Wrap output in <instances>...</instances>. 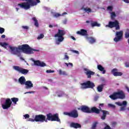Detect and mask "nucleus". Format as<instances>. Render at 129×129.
<instances>
[{
    "label": "nucleus",
    "mask_w": 129,
    "mask_h": 129,
    "mask_svg": "<svg viewBox=\"0 0 129 129\" xmlns=\"http://www.w3.org/2000/svg\"><path fill=\"white\" fill-rule=\"evenodd\" d=\"M9 49H10L11 52L14 54V55H17L18 57H20V58L22 61H24V59L21 57V51H22L25 54H34V51L35 52H39V50L35 49L30 47L29 44H25L22 45H19L18 47H13L11 45L9 46Z\"/></svg>",
    "instance_id": "obj_1"
},
{
    "label": "nucleus",
    "mask_w": 129,
    "mask_h": 129,
    "mask_svg": "<svg viewBox=\"0 0 129 129\" xmlns=\"http://www.w3.org/2000/svg\"><path fill=\"white\" fill-rule=\"evenodd\" d=\"M78 109V110H81V111L85 113H99V110L96 107H92L90 109L87 106L82 105Z\"/></svg>",
    "instance_id": "obj_2"
},
{
    "label": "nucleus",
    "mask_w": 129,
    "mask_h": 129,
    "mask_svg": "<svg viewBox=\"0 0 129 129\" xmlns=\"http://www.w3.org/2000/svg\"><path fill=\"white\" fill-rule=\"evenodd\" d=\"M66 34V32L64 30L58 29L57 34L54 35L55 38H58L56 42V45H59L61 42L64 41V36Z\"/></svg>",
    "instance_id": "obj_3"
},
{
    "label": "nucleus",
    "mask_w": 129,
    "mask_h": 129,
    "mask_svg": "<svg viewBox=\"0 0 129 129\" xmlns=\"http://www.w3.org/2000/svg\"><path fill=\"white\" fill-rule=\"evenodd\" d=\"M48 120L50 121H57L58 122H61L60 118L58 116V114H52L51 113H49L46 114V118L45 116V122H47Z\"/></svg>",
    "instance_id": "obj_4"
},
{
    "label": "nucleus",
    "mask_w": 129,
    "mask_h": 129,
    "mask_svg": "<svg viewBox=\"0 0 129 129\" xmlns=\"http://www.w3.org/2000/svg\"><path fill=\"white\" fill-rule=\"evenodd\" d=\"M93 87H95V85L90 81L81 83L80 87L81 89H87V88H93Z\"/></svg>",
    "instance_id": "obj_5"
},
{
    "label": "nucleus",
    "mask_w": 129,
    "mask_h": 129,
    "mask_svg": "<svg viewBox=\"0 0 129 129\" xmlns=\"http://www.w3.org/2000/svg\"><path fill=\"white\" fill-rule=\"evenodd\" d=\"M106 27H108V28H110V29H112V28H115V30L116 31L120 29V27H119V23L117 20H115L114 22H109L108 25H106Z\"/></svg>",
    "instance_id": "obj_6"
},
{
    "label": "nucleus",
    "mask_w": 129,
    "mask_h": 129,
    "mask_svg": "<svg viewBox=\"0 0 129 129\" xmlns=\"http://www.w3.org/2000/svg\"><path fill=\"white\" fill-rule=\"evenodd\" d=\"M64 114L65 115H68L70 117H73V118H77L78 117V111L76 109H74L71 111L70 112H64Z\"/></svg>",
    "instance_id": "obj_7"
},
{
    "label": "nucleus",
    "mask_w": 129,
    "mask_h": 129,
    "mask_svg": "<svg viewBox=\"0 0 129 129\" xmlns=\"http://www.w3.org/2000/svg\"><path fill=\"white\" fill-rule=\"evenodd\" d=\"M13 69L19 72V73H21V74H23L24 75H26L29 73V70L26 69H24L20 67L19 66H14L13 67Z\"/></svg>",
    "instance_id": "obj_8"
},
{
    "label": "nucleus",
    "mask_w": 129,
    "mask_h": 129,
    "mask_svg": "<svg viewBox=\"0 0 129 129\" xmlns=\"http://www.w3.org/2000/svg\"><path fill=\"white\" fill-rule=\"evenodd\" d=\"M35 120L36 122L40 121V122H46V116L43 114L36 115L35 116Z\"/></svg>",
    "instance_id": "obj_9"
},
{
    "label": "nucleus",
    "mask_w": 129,
    "mask_h": 129,
    "mask_svg": "<svg viewBox=\"0 0 129 129\" xmlns=\"http://www.w3.org/2000/svg\"><path fill=\"white\" fill-rule=\"evenodd\" d=\"M12 103H13V102L11 100V99H6L5 103L2 104V107L3 109H8V108H10V107H11L12 106Z\"/></svg>",
    "instance_id": "obj_10"
},
{
    "label": "nucleus",
    "mask_w": 129,
    "mask_h": 129,
    "mask_svg": "<svg viewBox=\"0 0 129 129\" xmlns=\"http://www.w3.org/2000/svg\"><path fill=\"white\" fill-rule=\"evenodd\" d=\"M122 36H123V32L122 31L117 32L116 33V37L114 38V42H119L122 39Z\"/></svg>",
    "instance_id": "obj_11"
},
{
    "label": "nucleus",
    "mask_w": 129,
    "mask_h": 129,
    "mask_svg": "<svg viewBox=\"0 0 129 129\" xmlns=\"http://www.w3.org/2000/svg\"><path fill=\"white\" fill-rule=\"evenodd\" d=\"M84 71H85V73L86 75H87L88 78H91V75H94L95 73L92 72L88 69H84Z\"/></svg>",
    "instance_id": "obj_12"
},
{
    "label": "nucleus",
    "mask_w": 129,
    "mask_h": 129,
    "mask_svg": "<svg viewBox=\"0 0 129 129\" xmlns=\"http://www.w3.org/2000/svg\"><path fill=\"white\" fill-rule=\"evenodd\" d=\"M117 71H118V70L117 69H113L112 70L111 72L113 75L115 77L121 76L122 75V73Z\"/></svg>",
    "instance_id": "obj_13"
},
{
    "label": "nucleus",
    "mask_w": 129,
    "mask_h": 129,
    "mask_svg": "<svg viewBox=\"0 0 129 129\" xmlns=\"http://www.w3.org/2000/svg\"><path fill=\"white\" fill-rule=\"evenodd\" d=\"M34 65H36V66H40V67H45L47 66L45 62L40 61L39 60H34Z\"/></svg>",
    "instance_id": "obj_14"
},
{
    "label": "nucleus",
    "mask_w": 129,
    "mask_h": 129,
    "mask_svg": "<svg viewBox=\"0 0 129 129\" xmlns=\"http://www.w3.org/2000/svg\"><path fill=\"white\" fill-rule=\"evenodd\" d=\"M77 34L78 35H80L81 36H88L87 30L85 29H81L80 31L77 32Z\"/></svg>",
    "instance_id": "obj_15"
},
{
    "label": "nucleus",
    "mask_w": 129,
    "mask_h": 129,
    "mask_svg": "<svg viewBox=\"0 0 129 129\" xmlns=\"http://www.w3.org/2000/svg\"><path fill=\"white\" fill-rule=\"evenodd\" d=\"M117 95L118 96V99H124V98H125V95L122 91L117 92Z\"/></svg>",
    "instance_id": "obj_16"
},
{
    "label": "nucleus",
    "mask_w": 129,
    "mask_h": 129,
    "mask_svg": "<svg viewBox=\"0 0 129 129\" xmlns=\"http://www.w3.org/2000/svg\"><path fill=\"white\" fill-rule=\"evenodd\" d=\"M25 85H26L25 88L26 89L32 88V87L33 86V83H32V81H27L25 82Z\"/></svg>",
    "instance_id": "obj_17"
},
{
    "label": "nucleus",
    "mask_w": 129,
    "mask_h": 129,
    "mask_svg": "<svg viewBox=\"0 0 129 129\" xmlns=\"http://www.w3.org/2000/svg\"><path fill=\"white\" fill-rule=\"evenodd\" d=\"M101 111L103 113V114H102V116L101 117V118L103 120H104V119H105V118H106V115L109 114V112H108V111H107L106 110H102Z\"/></svg>",
    "instance_id": "obj_18"
},
{
    "label": "nucleus",
    "mask_w": 129,
    "mask_h": 129,
    "mask_svg": "<svg viewBox=\"0 0 129 129\" xmlns=\"http://www.w3.org/2000/svg\"><path fill=\"white\" fill-rule=\"evenodd\" d=\"M71 127H74V128H80L81 127V125L78 123L72 122L71 123Z\"/></svg>",
    "instance_id": "obj_19"
},
{
    "label": "nucleus",
    "mask_w": 129,
    "mask_h": 129,
    "mask_svg": "<svg viewBox=\"0 0 129 129\" xmlns=\"http://www.w3.org/2000/svg\"><path fill=\"white\" fill-rule=\"evenodd\" d=\"M18 81L19 83L21 84V85H24V84H25L26 82V78H25V77L22 76L19 79Z\"/></svg>",
    "instance_id": "obj_20"
},
{
    "label": "nucleus",
    "mask_w": 129,
    "mask_h": 129,
    "mask_svg": "<svg viewBox=\"0 0 129 129\" xmlns=\"http://www.w3.org/2000/svg\"><path fill=\"white\" fill-rule=\"evenodd\" d=\"M97 69L99 70V71H101V72H102L103 74H105L106 73V71L105 69H104V68L101 66V64H98L97 66Z\"/></svg>",
    "instance_id": "obj_21"
},
{
    "label": "nucleus",
    "mask_w": 129,
    "mask_h": 129,
    "mask_svg": "<svg viewBox=\"0 0 129 129\" xmlns=\"http://www.w3.org/2000/svg\"><path fill=\"white\" fill-rule=\"evenodd\" d=\"M110 98L112 99L113 100H115L116 99H118V97L117 96V93L114 92L113 94L109 96Z\"/></svg>",
    "instance_id": "obj_22"
},
{
    "label": "nucleus",
    "mask_w": 129,
    "mask_h": 129,
    "mask_svg": "<svg viewBox=\"0 0 129 129\" xmlns=\"http://www.w3.org/2000/svg\"><path fill=\"white\" fill-rule=\"evenodd\" d=\"M56 94L58 97H62V96H64V95H66V96H68L62 91H58L57 92H56Z\"/></svg>",
    "instance_id": "obj_23"
},
{
    "label": "nucleus",
    "mask_w": 129,
    "mask_h": 129,
    "mask_svg": "<svg viewBox=\"0 0 129 129\" xmlns=\"http://www.w3.org/2000/svg\"><path fill=\"white\" fill-rule=\"evenodd\" d=\"M90 44H94L96 42V39L93 37H87Z\"/></svg>",
    "instance_id": "obj_24"
},
{
    "label": "nucleus",
    "mask_w": 129,
    "mask_h": 129,
    "mask_svg": "<svg viewBox=\"0 0 129 129\" xmlns=\"http://www.w3.org/2000/svg\"><path fill=\"white\" fill-rule=\"evenodd\" d=\"M122 104L123 106H122L120 107L119 109V111H123L125 110V106H126V104H127V102H126V101H123L122 102Z\"/></svg>",
    "instance_id": "obj_25"
},
{
    "label": "nucleus",
    "mask_w": 129,
    "mask_h": 129,
    "mask_svg": "<svg viewBox=\"0 0 129 129\" xmlns=\"http://www.w3.org/2000/svg\"><path fill=\"white\" fill-rule=\"evenodd\" d=\"M105 85V84L99 85L97 88V91L98 92H102Z\"/></svg>",
    "instance_id": "obj_26"
},
{
    "label": "nucleus",
    "mask_w": 129,
    "mask_h": 129,
    "mask_svg": "<svg viewBox=\"0 0 129 129\" xmlns=\"http://www.w3.org/2000/svg\"><path fill=\"white\" fill-rule=\"evenodd\" d=\"M32 20L34 23V26H35V27H36V28H38L39 27V22H38V20L37 19V18L36 17H33L32 18Z\"/></svg>",
    "instance_id": "obj_27"
},
{
    "label": "nucleus",
    "mask_w": 129,
    "mask_h": 129,
    "mask_svg": "<svg viewBox=\"0 0 129 129\" xmlns=\"http://www.w3.org/2000/svg\"><path fill=\"white\" fill-rule=\"evenodd\" d=\"M91 26L92 28L94 27H100V24H99L97 22H94L91 24Z\"/></svg>",
    "instance_id": "obj_28"
},
{
    "label": "nucleus",
    "mask_w": 129,
    "mask_h": 129,
    "mask_svg": "<svg viewBox=\"0 0 129 129\" xmlns=\"http://www.w3.org/2000/svg\"><path fill=\"white\" fill-rule=\"evenodd\" d=\"M103 106H104V103H101L99 104V109H98V110H99V113H95L97 114H99V113H100V111H101V110H103L101 109V107H103Z\"/></svg>",
    "instance_id": "obj_29"
},
{
    "label": "nucleus",
    "mask_w": 129,
    "mask_h": 129,
    "mask_svg": "<svg viewBox=\"0 0 129 129\" xmlns=\"http://www.w3.org/2000/svg\"><path fill=\"white\" fill-rule=\"evenodd\" d=\"M0 45L2 46V47H3L5 49H7V46H9V44L6 42H0Z\"/></svg>",
    "instance_id": "obj_30"
},
{
    "label": "nucleus",
    "mask_w": 129,
    "mask_h": 129,
    "mask_svg": "<svg viewBox=\"0 0 129 129\" xmlns=\"http://www.w3.org/2000/svg\"><path fill=\"white\" fill-rule=\"evenodd\" d=\"M58 74L59 75H66V76H67V73H66V72H65V71L62 72V70H61V69L58 70Z\"/></svg>",
    "instance_id": "obj_31"
},
{
    "label": "nucleus",
    "mask_w": 129,
    "mask_h": 129,
    "mask_svg": "<svg viewBox=\"0 0 129 129\" xmlns=\"http://www.w3.org/2000/svg\"><path fill=\"white\" fill-rule=\"evenodd\" d=\"M12 102L14 103V104H17V102L19 101V98H11Z\"/></svg>",
    "instance_id": "obj_32"
},
{
    "label": "nucleus",
    "mask_w": 129,
    "mask_h": 129,
    "mask_svg": "<svg viewBox=\"0 0 129 129\" xmlns=\"http://www.w3.org/2000/svg\"><path fill=\"white\" fill-rule=\"evenodd\" d=\"M116 17V14L115 12H111V20H114V18Z\"/></svg>",
    "instance_id": "obj_33"
},
{
    "label": "nucleus",
    "mask_w": 129,
    "mask_h": 129,
    "mask_svg": "<svg viewBox=\"0 0 129 129\" xmlns=\"http://www.w3.org/2000/svg\"><path fill=\"white\" fill-rule=\"evenodd\" d=\"M125 38L126 39L129 38V29H127L126 31L125 32Z\"/></svg>",
    "instance_id": "obj_34"
},
{
    "label": "nucleus",
    "mask_w": 129,
    "mask_h": 129,
    "mask_svg": "<svg viewBox=\"0 0 129 129\" xmlns=\"http://www.w3.org/2000/svg\"><path fill=\"white\" fill-rule=\"evenodd\" d=\"M84 11H85L86 13H91V9L88 8H83Z\"/></svg>",
    "instance_id": "obj_35"
},
{
    "label": "nucleus",
    "mask_w": 129,
    "mask_h": 129,
    "mask_svg": "<svg viewBox=\"0 0 129 129\" xmlns=\"http://www.w3.org/2000/svg\"><path fill=\"white\" fill-rule=\"evenodd\" d=\"M97 126V122H94L92 126V129L96 128V126Z\"/></svg>",
    "instance_id": "obj_36"
},
{
    "label": "nucleus",
    "mask_w": 129,
    "mask_h": 129,
    "mask_svg": "<svg viewBox=\"0 0 129 129\" xmlns=\"http://www.w3.org/2000/svg\"><path fill=\"white\" fill-rule=\"evenodd\" d=\"M64 60H69V56H68V53H67V52L64 53Z\"/></svg>",
    "instance_id": "obj_37"
},
{
    "label": "nucleus",
    "mask_w": 129,
    "mask_h": 129,
    "mask_svg": "<svg viewBox=\"0 0 129 129\" xmlns=\"http://www.w3.org/2000/svg\"><path fill=\"white\" fill-rule=\"evenodd\" d=\"M44 35L43 34H40L39 36L37 37V40H41V39H43L44 38Z\"/></svg>",
    "instance_id": "obj_38"
},
{
    "label": "nucleus",
    "mask_w": 129,
    "mask_h": 129,
    "mask_svg": "<svg viewBox=\"0 0 129 129\" xmlns=\"http://www.w3.org/2000/svg\"><path fill=\"white\" fill-rule=\"evenodd\" d=\"M5 33V28L0 27V34H4Z\"/></svg>",
    "instance_id": "obj_39"
},
{
    "label": "nucleus",
    "mask_w": 129,
    "mask_h": 129,
    "mask_svg": "<svg viewBox=\"0 0 129 129\" xmlns=\"http://www.w3.org/2000/svg\"><path fill=\"white\" fill-rule=\"evenodd\" d=\"M108 105L109 107H111V108H113V109L116 107L115 105L112 104H108Z\"/></svg>",
    "instance_id": "obj_40"
},
{
    "label": "nucleus",
    "mask_w": 129,
    "mask_h": 129,
    "mask_svg": "<svg viewBox=\"0 0 129 129\" xmlns=\"http://www.w3.org/2000/svg\"><path fill=\"white\" fill-rule=\"evenodd\" d=\"M113 8L112 6H108L107 8V10L108 11H110V12H112V10H113Z\"/></svg>",
    "instance_id": "obj_41"
},
{
    "label": "nucleus",
    "mask_w": 129,
    "mask_h": 129,
    "mask_svg": "<svg viewBox=\"0 0 129 129\" xmlns=\"http://www.w3.org/2000/svg\"><path fill=\"white\" fill-rule=\"evenodd\" d=\"M46 73H54V72H55V71L48 70H46Z\"/></svg>",
    "instance_id": "obj_42"
},
{
    "label": "nucleus",
    "mask_w": 129,
    "mask_h": 129,
    "mask_svg": "<svg viewBox=\"0 0 129 129\" xmlns=\"http://www.w3.org/2000/svg\"><path fill=\"white\" fill-rule=\"evenodd\" d=\"M24 117H25V119H27V118H29L30 117V115H29V114H26L24 115Z\"/></svg>",
    "instance_id": "obj_43"
},
{
    "label": "nucleus",
    "mask_w": 129,
    "mask_h": 129,
    "mask_svg": "<svg viewBox=\"0 0 129 129\" xmlns=\"http://www.w3.org/2000/svg\"><path fill=\"white\" fill-rule=\"evenodd\" d=\"M71 51L72 52H73V53H76V54H79V51H78V50H74L73 49H71Z\"/></svg>",
    "instance_id": "obj_44"
},
{
    "label": "nucleus",
    "mask_w": 129,
    "mask_h": 129,
    "mask_svg": "<svg viewBox=\"0 0 129 129\" xmlns=\"http://www.w3.org/2000/svg\"><path fill=\"white\" fill-rule=\"evenodd\" d=\"M115 104H117V105H118L119 106H122L123 105L122 103H120V102H116Z\"/></svg>",
    "instance_id": "obj_45"
},
{
    "label": "nucleus",
    "mask_w": 129,
    "mask_h": 129,
    "mask_svg": "<svg viewBox=\"0 0 129 129\" xmlns=\"http://www.w3.org/2000/svg\"><path fill=\"white\" fill-rule=\"evenodd\" d=\"M22 29H24V30H29V27L27 26H22Z\"/></svg>",
    "instance_id": "obj_46"
},
{
    "label": "nucleus",
    "mask_w": 129,
    "mask_h": 129,
    "mask_svg": "<svg viewBox=\"0 0 129 129\" xmlns=\"http://www.w3.org/2000/svg\"><path fill=\"white\" fill-rule=\"evenodd\" d=\"M28 121L34 122V121H36V120H35V118H34V119L29 118L28 119Z\"/></svg>",
    "instance_id": "obj_47"
},
{
    "label": "nucleus",
    "mask_w": 129,
    "mask_h": 129,
    "mask_svg": "<svg viewBox=\"0 0 129 129\" xmlns=\"http://www.w3.org/2000/svg\"><path fill=\"white\" fill-rule=\"evenodd\" d=\"M56 18H58V17H60L61 14H59V13H56L55 14H54V15Z\"/></svg>",
    "instance_id": "obj_48"
},
{
    "label": "nucleus",
    "mask_w": 129,
    "mask_h": 129,
    "mask_svg": "<svg viewBox=\"0 0 129 129\" xmlns=\"http://www.w3.org/2000/svg\"><path fill=\"white\" fill-rule=\"evenodd\" d=\"M125 67H129V62H126L125 63Z\"/></svg>",
    "instance_id": "obj_49"
},
{
    "label": "nucleus",
    "mask_w": 129,
    "mask_h": 129,
    "mask_svg": "<svg viewBox=\"0 0 129 129\" xmlns=\"http://www.w3.org/2000/svg\"><path fill=\"white\" fill-rule=\"evenodd\" d=\"M124 3H125L126 4H129V1L128 0H122Z\"/></svg>",
    "instance_id": "obj_50"
},
{
    "label": "nucleus",
    "mask_w": 129,
    "mask_h": 129,
    "mask_svg": "<svg viewBox=\"0 0 129 129\" xmlns=\"http://www.w3.org/2000/svg\"><path fill=\"white\" fill-rule=\"evenodd\" d=\"M98 100V97L96 96L94 97V101H97V100Z\"/></svg>",
    "instance_id": "obj_51"
},
{
    "label": "nucleus",
    "mask_w": 129,
    "mask_h": 129,
    "mask_svg": "<svg viewBox=\"0 0 129 129\" xmlns=\"http://www.w3.org/2000/svg\"><path fill=\"white\" fill-rule=\"evenodd\" d=\"M71 39H72L73 40H74V41H76V38H75V37H74V36H71Z\"/></svg>",
    "instance_id": "obj_52"
},
{
    "label": "nucleus",
    "mask_w": 129,
    "mask_h": 129,
    "mask_svg": "<svg viewBox=\"0 0 129 129\" xmlns=\"http://www.w3.org/2000/svg\"><path fill=\"white\" fill-rule=\"evenodd\" d=\"M63 24L64 25H66L67 24V20L65 19L63 22Z\"/></svg>",
    "instance_id": "obj_53"
},
{
    "label": "nucleus",
    "mask_w": 129,
    "mask_h": 129,
    "mask_svg": "<svg viewBox=\"0 0 129 129\" xmlns=\"http://www.w3.org/2000/svg\"><path fill=\"white\" fill-rule=\"evenodd\" d=\"M1 38H2V39H5V38H6V35H5V34L2 35L1 36Z\"/></svg>",
    "instance_id": "obj_54"
},
{
    "label": "nucleus",
    "mask_w": 129,
    "mask_h": 129,
    "mask_svg": "<svg viewBox=\"0 0 129 129\" xmlns=\"http://www.w3.org/2000/svg\"><path fill=\"white\" fill-rule=\"evenodd\" d=\"M27 93H34V91L27 92L25 93V94H27Z\"/></svg>",
    "instance_id": "obj_55"
},
{
    "label": "nucleus",
    "mask_w": 129,
    "mask_h": 129,
    "mask_svg": "<svg viewBox=\"0 0 129 129\" xmlns=\"http://www.w3.org/2000/svg\"><path fill=\"white\" fill-rule=\"evenodd\" d=\"M69 65H70L71 66V67H73V63H72L71 62H69Z\"/></svg>",
    "instance_id": "obj_56"
},
{
    "label": "nucleus",
    "mask_w": 129,
    "mask_h": 129,
    "mask_svg": "<svg viewBox=\"0 0 129 129\" xmlns=\"http://www.w3.org/2000/svg\"><path fill=\"white\" fill-rule=\"evenodd\" d=\"M69 65H70L71 66V67H73V63H72L71 62H69Z\"/></svg>",
    "instance_id": "obj_57"
},
{
    "label": "nucleus",
    "mask_w": 129,
    "mask_h": 129,
    "mask_svg": "<svg viewBox=\"0 0 129 129\" xmlns=\"http://www.w3.org/2000/svg\"><path fill=\"white\" fill-rule=\"evenodd\" d=\"M35 3H36L37 4H40V0H36V2H35Z\"/></svg>",
    "instance_id": "obj_58"
},
{
    "label": "nucleus",
    "mask_w": 129,
    "mask_h": 129,
    "mask_svg": "<svg viewBox=\"0 0 129 129\" xmlns=\"http://www.w3.org/2000/svg\"><path fill=\"white\" fill-rule=\"evenodd\" d=\"M64 15H67V12H64V13H63L61 15V16H64Z\"/></svg>",
    "instance_id": "obj_59"
},
{
    "label": "nucleus",
    "mask_w": 129,
    "mask_h": 129,
    "mask_svg": "<svg viewBox=\"0 0 129 129\" xmlns=\"http://www.w3.org/2000/svg\"><path fill=\"white\" fill-rule=\"evenodd\" d=\"M126 89L127 90V91L129 93V88L126 87Z\"/></svg>",
    "instance_id": "obj_60"
},
{
    "label": "nucleus",
    "mask_w": 129,
    "mask_h": 129,
    "mask_svg": "<svg viewBox=\"0 0 129 129\" xmlns=\"http://www.w3.org/2000/svg\"><path fill=\"white\" fill-rule=\"evenodd\" d=\"M65 64L68 67L69 66V63H65Z\"/></svg>",
    "instance_id": "obj_61"
},
{
    "label": "nucleus",
    "mask_w": 129,
    "mask_h": 129,
    "mask_svg": "<svg viewBox=\"0 0 129 129\" xmlns=\"http://www.w3.org/2000/svg\"><path fill=\"white\" fill-rule=\"evenodd\" d=\"M49 28H53V25H49Z\"/></svg>",
    "instance_id": "obj_62"
},
{
    "label": "nucleus",
    "mask_w": 129,
    "mask_h": 129,
    "mask_svg": "<svg viewBox=\"0 0 129 129\" xmlns=\"http://www.w3.org/2000/svg\"><path fill=\"white\" fill-rule=\"evenodd\" d=\"M16 10L17 12H18L19 9L18 8H16Z\"/></svg>",
    "instance_id": "obj_63"
},
{
    "label": "nucleus",
    "mask_w": 129,
    "mask_h": 129,
    "mask_svg": "<svg viewBox=\"0 0 129 129\" xmlns=\"http://www.w3.org/2000/svg\"><path fill=\"white\" fill-rule=\"evenodd\" d=\"M86 23H87L88 24V23H90V22L89 21H87L86 22Z\"/></svg>",
    "instance_id": "obj_64"
}]
</instances>
